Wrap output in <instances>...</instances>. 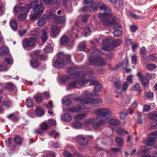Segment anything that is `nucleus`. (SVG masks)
Here are the masks:
<instances>
[{"label": "nucleus", "instance_id": "obj_19", "mask_svg": "<svg viewBox=\"0 0 157 157\" xmlns=\"http://www.w3.org/2000/svg\"><path fill=\"white\" fill-rule=\"evenodd\" d=\"M69 39L65 35H63L60 38V45H65L69 41Z\"/></svg>", "mask_w": 157, "mask_h": 157}, {"label": "nucleus", "instance_id": "obj_4", "mask_svg": "<svg viewBox=\"0 0 157 157\" xmlns=\"http://www.w3.org/2000/svg\"><path fill=\"white\" fill-rule=\"evenodd\" d=\"M97 115L96 120L98 121L97 126H101L105 124L111 116V112L108 108L99 109L94 111Z\"/></svg>", "mask_w": 157, "mask_h": 157}, {"label": "nucleus", "instance_id": "obj_15", "mask_svg": "<svg viewBox=\"0 0 157 157\" xmlns=\"http://www.w3.org/2000/svg\"><path fill=\"white\" fill-rule=\"evenodd\" d=\"M77 142L82 145H85L87 144V141L85 137L83 135H79L76 137Z\"/></svg>", "mask_w": 157, "mask_h": 157}, {"label": "nucleus", "instance_id": "obj_40", "mask_svg": "<svg viewBox=\"0 0 157 157\" xmlns=\"http://www.w3.org/2000/svg\"><path fill=\"white\" fill-rule=\"evenodd\" d=\"M83 124L80 122H76L74 123L73 125V128H81Z\"/></svg>", "mask_w": 157, "mask_h": 157}, {"label": "nucleus", "instance_id": "obj_24", "mask_svg": "<svg viewBox=\"0 0 157 157\" xmlns=\"http://www.w3.org/2000/svg\"><path fill=\"white\" fill-rule=\"evenodd\" d=\"M62 103L66 105H69L71 103L70 99L67 96L65 97L62 100Z\"/></svg>", "mask_w": 157, "mask_h": 157}, {"label": "nucleus", "instance_id": "obj_22", "mask_svg": "<svg viewBox=\"0 0 157 157\" xmlns=\"http://www.w3.org/2000/svg\"><path fill=\"white\" fill-rule=\"evenodd\" d=\"M3 87L5 88L10 90H14L15 88V86L14 84L11 82H8L6 83Z\"/></svg>", "mask_w": 157, "mask_h": 157}, {"label": "nucleus", "instance_id": "obj_43", "mask_svg": "<svg viewBox=\"0 0 157 157\" xmlns=\"http://www.w3.org/2000/svg\"><path fill=\"white\" fill-rule=\"evenodd\" d=\"M7 117L9 119H11L13 121H17L18 120V117L14 113L8 115Z\"/></svg>", "mask_w": 157, "mask_h": 157}, {"label": "nucleus", "instance_id": "obj_44", "mask_svg": "<svg viewBox=\"0 0 157 157\" xmlns=\"http://www.w3.org/2000/svg\"><path fill=\"white\" fill-rule=\"evenodd\" d=\"M128 63V59L127 58H126L121 64V67L123 69H125L126 68Z\"/></svg>", "mask_w": 157, "mask_h": 157}, {"label": "nucleus", "instance_id": "obj_36", "mask_svg": "<svg viewBox=\"0 0 157 157\" xmlns=\"http://www.w3.org/2000/svg\"><path fill=\"white\" fill-rule=\"evenodd\" d=\"M86 114L85 113L79 114L75 116L74 118L76 120H79L85 117Z\"/></svg>", "mask_w": 157, "mask_h": 157}, {"label": "nucleus", "instance_id": "obj_1", "mask_svg": "<svg viewBox=\"0 0 157 157\" xmlns=\"http://www.w3.org/2000/svg\"><path fill=\"white\" fill-rule=\"evenodd\" d=\"M78 69L75 67L68 68L67 71L68 73L71 75V78H77L76 81L70 83L67 87V90L77 88V85L83 86L86 85L87 82L90 80V79H85L86 77L88 76L91 78L93 75L91 72H86L82 75H81Z\"/></svg>", "mask_w": 157, "mask_h": 157}, {"label": "nucleus", "instance_id": "obj_7", "mask_svg": "<svg viewBox=\"0 0 157 157\" xmlns=\"http://www.w3.org/2000/svg\"><path fill=\"white\" fill-rule=\"evenodd\" d=\"M36 38L35 37H31L25 38L22 41V45L24 48H29L33 47L36 41Z\"/></svg>", "mask_w": 157, "mask_h": 157}, {"label": "nucleus", "instance_id": "obj_25", "mask_svg": "<svg viewBox=\"0 0 157 157\" xmlns=\"http://www.w3.org/2000/svg\"><path fill=\"white\" fill-rule=\"evenodd\" d=\"M11 138H9L8 140H6V145L10 148L11 150H13L15 149L16 147L14 145L11 143Z\"/></svg>", "mask_w": 157, "mask_h": 157}, {"label": "nucleus", "instance_id": "obj_58", "mask_svg": "<svg viewBox=\"0 0 157 157\" xmlns=\"http://www.w3.org/2000/svg\"><path fill=\"white\" fill-rule=\"evenodd\" d=\"M63 155L66 157H74L69 152L65 151L63 153Z\"/></svg>", "mask_w": 157, "mask_h": 157}, {"label": "nucleus", "instance_id": "obj_27", "mask_svg": "<svg viewBox=\"0 0 157 157\" xmlns=\"http://www.w3.org/2000/svg\"><path fill=\"white\" fill-rule=\"evenodd\" d=\"M81 109L79 106H75L71 108H68L67 111L68 112H79Z\"/></svg>", "mask_w": 157, "mask_h": 157}, {"label": "nucleus", "instance_id": "obj_57", "mask_svg": "<svg viewBox=\"0 0 157 157\" xmlns=\"http://www.w3.org/2000/svg\"><path fill=\"white\" fill-rule=\"evenodd\" d=\"M90 16V15L88 14L82 16V20L83 22L84 23L86 22Z\"/></svg>", "mask_w": 157, "mask_h": 157}, {"label": "nucleus", "instance_id": "obj_8", "mask_svg": "<svg viewBox=\"0 0 157 157\" xmlns=\"http://www.w3.org/2000/svg\"><path fill=\"white\" fill-rule=\"evenodd\" d=\"M51 10H48L43 17L39 20L37 22L38 25L40 26H42L47 20H49L53 16Z\"/></svg>", "mask_w": 157, "mask_h": 157}, {"label": "nucleus", "instance_id": "obj_17", "mask_svg": "<svg viewBox=\"0 0 157 157\" xmlns=\"http://www.w3.org/2000/svg\"><path fill=\"white\" fill-rule=\"evenodd\" d=\"M72 119L71 116L67 113L63 114L62 116V119L66 122H68L71 121Z\"/></svg>", "mask_w": 157, "mask_h": 157}, {"label": "nucleus", "instance_id": "obj_28", "mask_svg": "<svg viewBox=\"0 0 157 157\" xmlns=\"http://www.w3.org/2000/svg\"><path fill=\"white\" fill-rule=\"evenodd\" d=\"M14 142L15 144L18 145H21L22 142L21 138L18 136L14 137Z\"/></svg>", "mask_w": 157, "mask_h": 157}, {"label": "nucleus", "instance_id": "obj_49", "mask_svg": "<svg viewBox=\"0 0 157 157\" xmlns=\"http://www.w3.org/2000/svg\"><path fill=\"white\" fill-rule=\"evenodd\" d=\"M117 133L120 135H123L124 133L126 134H128V133L127 131L124 130L122 129L119 128L117 130Z\"/></svg>", "mask_w": 157, "mask_h": 157}, {"label": "nucleus", "instance_id": "obj_55", "mask_svg": "<svg viewBox=\"0 0 157 157\" xmlns=\"http://www.w3.org/2000/svg\"><path fill=\"white\" fill-rule=\"evenodd\" d=\"M7 66L4 63L0 64V71H2L7 69Z\"/></svg>", "mask_w": 157, "mask_h": 157}, {"label": "nucleus", "instance_id": "obj_30", "mask_svg": "<svg viewBox=\"0 0 157 157\" xmlns=\"http://www.w3.org/2000/svg\"><path fill=\"white\" fill-rule=\"evenodd\" d=\"M148 149H146L140 151L139 153V155L140 157H151L150 156L145 154V153L148 152Z\"/></svg>", "mask_w": 157, "mask_h": 157}, {"label": "nucleus", "instance_id": "obj_16", "mask_svg": "<svg viewBox=\"0 0 157 157\" xmlns=\"http://www.w3.org/2000/svg\"><path fill=\"white\" fill-rule=\"evenodd\" d=\"M98 4H99V7L101 10H104L105 12H111V9L107 7L105 4L101 2H99Z\"/></svg>", "mask_w": 157, "mask_h": 157}, {"label": "nucleus", "instance_id": "obj_29", "mask_svg": "<svg viewBox=\"0 0 157 157\" xmlns=\"http://www.w3.org/2000/svg\"><path fill=\"white\" fill-rule=\"evenodd\" d=\"M108 123L112 125H118L120 124V121L115 119H111L107 121Z\"/></svg>", "mask_w": 157, "mask_h": 157}, {"label": "nucleus", "instance_id": "obj_48", "mask_svg": "<svg viewBox=\"0 0 157 157\" xmlns=\"http://www.w3.org/2000/svg\"><path fill=\"white\" fill-rule=\"evenodd\" d=\"M128 86V82H124V83L122 87H121L122 91H126L127 90Z\"/></svg>", "mask_w": 157, "mask_h": 157}, {"label": "nucleus", "instance_id": "obj_42", "mask_svg": "<svg viewBox=\"0 0 157 157\" xmlns=\"http://www.w3.org/2000/svg\"><path fill=\"white\" fill-rule=\"evenodd\" d=\"M113 34L115 36L118 37L122 34V32L120 30L116 29L114 30Z\"/></svg>", "mask_w": 157, "mask_h": 157}, {"label": "nucleus", "instance_id": "obj_64", "mask_svg": "<svg viewBox=\"0 0 157 157\" xmlns=\"http://www.w3.org/2000/svg\"><path fill=\"white\" fill-rule=\"evenodd\" d=\"M131 99V96L127 95L125 98V101L126 103H130Z\"/></svg>", "mask_w": 157, "mask_h": 157}, {"label": "nucleus", "instance_id": "obj_34", "mask_svg": "<svg viewBox=\"0 0 157 157\" xmlns=\"http://www.w3.org/2000/svg\"><path fill=\"white\" fill-rule=\"evenodd\" d=\"M115 141L117 145L119 147H122L123 143V140L121 138L117 137L115 139Z\"/></svg>", "mask_w": 157, "mask_h": 157}, {"label": "nucleus", "instance_id": "obj_41", "mask_svg": "<svg viewBox=\"0 0 157 157\" xmlns=\"http://www.w3.org/2000/svg\"><path fill=\"white\" fill-rule=\"evenodd\" d=\"M28 13L24 12V13L21 14L18 17V19L21 21H24L26 18V14Z\"/></svg>", "mask_w": 157, "mask_h": 157}, {"label": "nucleus", "instance_id": "obj_23", "mask_svg": "<svg viewBox=\"0 0 157 157\" xmlns=\"http://www.w3.org/2000/svg\"><path fill=\"white\" fill-rule=\"evenodd\" d=\"M79 32L74 28H73L70 33V35L72 37L78 38V34Z\"/></svg>", "mask_w": 157, "mask_h": 157}, {"label": "nucleus", "instance_id": "obj_37", "mask_svg": "<svg viewBox=\"0 0 157 157\" xmlns=\"http://www.w3.org/2000/svg\"><path fill=\"white\" fill-rule=\"evenodd\" d=\"M10 24L11 28L13 30H15L17 29V24L16 21L12 20L10 21Z\"/></svg>", "mask_w": 157, "mask_h": 157}, {"label": "nucleus", "instance_id": "obj_38", "mask_svg": "<svg viewBox=\"0 0 157 157\" xmlns=\"http://www.w3.org/2000/svg\"><path fill=\"white\" fill-rule=\"evenodd\" d=\"M86 48V45L84 42L80 43L78 45V48L80 51H83Z\"/></svg>", "mask_w": 157, "mask_h": 157}, {"label": "nucleus", "instance_id": "obj_6", "mask_svg": "<svg viewBox=\"0 0 157 157\" xmlns=\"http://www.w3.org/2000/svg\"><path fill=\"white\" fill-rule=\"evenodd\" d=\"M29 9H33V12L30 14V18L32 19H36L40 17V16L44 13V6L40 2L38 3V1L36 0L32 2L29 5Z\"/></svg>", "mask_w": 157, "mask_h": 157}, {"label": "nucleus", "instance_id": "obj_45", "mask_svg": "<svg viewBox=\"0 0 157 157\" xmlns=\"http://www.w3.org/2000/svg\"><path fill=\"white\" fill-rule=\"evenodd\" d=\"M84 34L85 36H87L91 33V30L90 28L88 27H86L84 30Z\"/></svg>", "mask_w": 157, "mask_h": 157}, {"label": "nucleus", "instance_id": "obj_12", "mask_svg": "<svg viewBox=\"0 0 157 157\" xmlns=\"http://www.w3.org/2000/svg\"><path fill=\"white\" fill-rule=\"evenodd\" d=\"M14 11L16 13L23 12L25 13H28L29 10V5H27L25 6H22V4L15 6L14 8Z\"/></svg>", "mask_w": 157, "mask_h": 157}, {"label": "nucleus", "instance_id": "obj_56", "mask_svg": "<svg viewBox=\"0 0 157 157\" xmlns=\"http://www.w3.org/2000/svg\"><path fill=\"white\" fill-rule=\"evenodd\" d=\"M41 3L43 2L45 4L47 5H50L52 3L53 0H39Z\"/></svg>", "mask_w": 157, "mask_h": 157}, {"label": "nucleus", "instance_id": "obj_35", "mask_svg": "<svg viewBox=\"0 0 157 157\" xmlns=\"http://www.w3.org/2000/svg\"><path fill=\"white\" fill-rule=\"evenodd\" d=\"M30 63L31 65L34 68L37 67L39 65L38 62L36 59H32Z\"/></svg>", "mask_w": 157, "mask_h": 157}, {"label": "nucleus", "instance_id": "obj_32", "mask_svg": "<svg viewBox=\"0 0 157 157\" xmlns=\"http://www.w3.org/2000/svg\"><path fill=\"white\" fill-rule=\"evenodd\" d=\"M99 2H94V0L93 1V2L90 3V8L91 9H93L94 10H97L98 7H99Z\"/></svg>", "mask_w": 157, "mask_h": 157}, {"label": "nucleus", "instance_id": "obj_50", "mask_svg": "<svg viewBox=\"0 0 157 157\" xmlns=\"http://www.w3.org/2000/svg\"><path fill=\"white\" fill-rule=\"evenodd\" d=\"M34 98L35 101L38 102H41L43 101L41 97L37 95H35L34 97Z\"/></svg>", "mask_w": 157, "mask_h": 157}, {"label": "nucleus", "instance_id": "obj_59", "mask_svg": "<svg viewBox=\"0 0 157 157\" xmlns=\"http://www.w3.org/2000/svg\"><path fill=\"white\" fill-rule=\"evenodd\" d=\"M2 105L7 107H9L11 105V103L10 101H6L3 102Z\"/></svg>", "mask_w": 157, "mask_h": 157}, {"label": "nucleus", "instance_id": "obj_51", "mask_svg": "<svg viewBox=\"0 0 157 157\" xmlns=\"http://www.w3.org/2000/svg\"><path fill=\"white\" fill-rule=\"evenodd\" d=\"M102 87V86L101 84H99V83L98 84L95 86L94 89V92H96L99 91Z\"/></svg>", "mask_w": 157, "mask_h": 157}, {"label": "nucleus", "instance_id": "obj_53", "mask_svg": "<svg viewBox=\"0 0 157 157\" xmlns=\"http://www.w3.org/2000/svg\"><path fill=\"white\" fill-rule=\"evenodd\" d=\"M52 50V48L51 44H48L44 49V51L46 53H48L50 52Z\"/></svg>", "mask_w": 157, "mask_h": 157}, {"label": "nucleus", "instance_id": "obj_62", "mask_svg": "<svg viewBox=\"0 0 157 157\" xmlns=\"http://www.w3.org/2000/svg\"><path fill=\"white\" fill-rule=\"evenodd\" d=\"M82 10L83 11L90 12L91 9L90 7L85 6L82 8Z\"/></svg>", "mask_w": 157, "mask_h": 157}, {"label": "nucleus", "instance_id": "obj_47", "mask_svg": "<svg viewBox=\"0 0 157 157\" xmlns=\"http://www.w3.org/2000/svg\"><path fill=\"white\" fill-rule=\"evenodd\" d=\"M137 105V102L135 100L131 104L130 107L128 108L129 111H131L135 108Z\"/></svg>", "mask_w": 157, "mask_h": 157}, {"label": "nucleus", "instance_id": "obj_39", "mask_svg": "<svg viewBox=\"0 0 157 157\" xmlns=\"http://www.w3.org/2000/svg\"><path fill=\"white\" fill-rule=\"evenodd\" d=\"M150 117L151 120L157 121V112L150 113Z\"/></svg>", "mask_w": 157, "mask_h": 157}, {"label": "nucleus", "instance_id": "obj_2", "mask_svg": "<svg viewBox=\"0 0 157 157\" xmlns=\"http://www.w3.org/2000/svg\"><path fill=\"white\" fill-rule=\"evenodd\" d=\"M99 94L96 93L93 94L87 91L83 93L81 98H79L78 100L79 101L83 104H91L93 106H98L101 105L102 103V100L100 98H91L90 97H98Z\"/></svg>", "mask_w": 157, "mask_h": 157}, {"label": "nucleus", "instance_id": "obj_54", "mask_svg": "<svg viewBox=\"0 0 157 157\" xmlns=\"http://www.w3.org/2000/svg\"><path fill=\"white\" fill-rule=\"evenodd\" d=\"M147 67L150 70H152L156 68V66L153 64H149L147 66Z\"/></svg>", "mask_w": 157, "mask_h": 157}, {"label": "nucleus", "instance_id": "obj_26", "mask_svg": "<svg viewBox=\"0 0 157 157\" xmlns=\"http://www.w3.org/2000/svg\"><path fill=\"white\" fill-rule=\"evenodd\" d=\"M9 51L8 48L4 46H2L0 48V56H3L7 54Z\"/></svg>", "mask_w": 157, "mask_h": 157}, {"label": "nucleus", "instance_id": "obj_60", "mask_svg": "<svg viewBox=\"0 0 157 157\" xmlns=\"http://www.w3.org/2000/svg\"><path fill=\"white\" fill-rule=\"evenodd\" d=\"M40 127L42 130H45L48 129V126L46 123H44L41 124Z\"/></svg>", "mask_w": 157, "mask_h": 157}, {"label": "nucleus", "instance_id": "obj_61", "mask_svg": "<svg viewBox=\"0 0 157 157\" xmlns=\"http://www.w3.org/2000/svg\"><path fill=\"white\" fill-rule=\"evenodd\" d=\"M137 60V57L136 56H132V64H135L136 63Z\"/></svg>", "mask_w": 157, "mask_h": 157}, {"label": "nucleus", "instance_id": "obj_63", "mask_svg": "<svg viewBox=\"0 0 157 157\" xmlns=\"http://www.w3.org/2000/svg\"><path fill=\"white\" fill-rule=\"evenodd\" d=\"M48 134L50 136H56L58 134L57 132L54 130H53L52 131H50Z\"/></svg>", "mask_w": 157, "mask_h": 157}, {"label": "nucleus", "instance_id": "obj_10", "mask_svg": "<svg viewBox=\"0 0 157 157\" xmlns=\"http://www.w3.org/2000/svg\"><path fill=\"white\" fill-rule=\"evenodd\" d=\"M98 123V121L96 120V118H92L85 120L83 125L85 126H87L90 124H92V127L94 129L98 130L101 126H97Z\"/></svg>", "mask_w": 157, "mask_h": 157}, {"label": "nucleus", "instance_id": "obj_46", "mask_svg": "<svg viewBox=\"0 0 157 157\" xmlns=\"http://www.w3.org/2000/svg\"><path fill=\"white\" fill-rule=\"evenodd\" d=\"M26 105L29 107H31L33 105V101L31 98H29L26 99Z\"/></svg>", "mask_w": 157, "mask_h": 157}, {"label": "nucleus", "instance_id": "obj_5", "mask_svg": "<svg viewBox=\"0 0 157 157\" xmlns=\"http://www.w3.org/2000/svg\"><path fill=\"white\" fill-rule=\"evenodd\" d=\"M92 49L93 53L91 54L89 58V64L99 66L105 65V60L102 57L98 56L101 52L95 47H93Z\"/></svg>", "mask_w": 157, "mask_h": 157}, {"label": "nucleus", "instance_id": "obj_52", "mask_svg": "<svg viewBox=\"0 0 157 157\" xmlns=\"http://www.w3.org/2000/svg\"><path fill=\"white\" fill-rule=\"evenodd\" d=\"M38 31L33 30L31 31L29 34L30 36H34V37H35L36 38V36L38 35Z\"/></svg>", "mask_w": 157, "mask_h": 157}, {"label": "nucleus", "instance_id": "obj_9", "mask_svg": "<svg viewBox=\"0 0 157 157\" xmlns=\"http://www.w3.org/2000/svg\"><path fill=\"white\" fill-rule=\"evenodd\" d=\"M148 139L144 141V143L147 145H151L155 141V139L157 137V131H155L149 134L148 136Z\"/></svg>", "mask_w": 157, "mask_h": 157}, {"label": "nucleus", "instance_id": "obj_18", "mask_svg": "<svg viewBox=\"0 0 157 157\" xmlns=\"http://www.w3.org/2000/svg\"><path fill=\"white\" fill-rule=\"evenodd\" d=\"M36 115L38 117H40L44 114V110L40 107H37L36 109Z\"/></svg>", "mask_w": 157, "mask_h": 157}, {"label": "nucleus", "instance_id": "obj_33", "mask_svg": "<svg viewBox=\"0 0 157 157\" xmlns=\"http://www.w3.org/2000/svg\"><path fill=\"white\" fill-rule=\"evenodd\" d=\"M122 41L120 39L114 40L112 42V45L114 47H117L119 46L122 43Z\"/></svg>", "mask_w": 157, "mask_h": 157}, {"label": "nucleus", "instance_id": "obj_13", "mask_svg": "<svg viewBox=\"0 0 157 157\" xmlns=\"http://www.w3.org/2000/svg\"><path fill=\"white\" fill-rule=\"evenodd\" d=\"M52 11V14L53 15V17H51V19H54L57 23H63L65 21V18L64 17H57L56 15L55 14V11L52 10H51Z\"/></svg>", "mask_w": 157, "mask_h": 157}, {"label": "nucleus", "instance_id": "obj_20", "mask_svg": "<svg viewBox=\"0 0 157 157\" xmlns=\"http://www.w3.org/2000/svg\"><path fill=\"white\" fill-rule=\"evenodd\" d=\"M48 36L46 32L44 30H42L40 35V39L43 42H45L47 40Z\"/></svg>", "mask_w": 157, "mask_h": 157}, {"label": "nucleus", "instance_id": "obj_11", "mask_svg": "<svg viewBox=\"0 0 157 157\" xmlns=\"http://www.w3.org/2000/svg\"><path fill=\"white\" fill-rule=\"evenodd\" d=\"M59 57L56 59L55 61L53 66L54 67L56 68H60L64 65L63 58V54L62 52L58 53Z\"/></svg>", "mask_w": 157, "mask_h": 157}, {"label": "nucleus", "instance_id": "obj_21", "mask_svg": "<svg viewBox=\"0 0 157 157\" xmlns=\"http://www.w3.org/2000/svg\"><path fill=\"white\" fill-rule=\"evenodd\" d=\"M116 90L115 92L117 94H120L121 93V85L119 82H115L114 83Z\"/></svg>", "mask_w": 157, "mask_h": 157}, {"label": "nucleus", "instance_id": "obj_31", "mask_svg": "<svg viewBox=\"0 0 157 157\" xmlns=\"http://www.w3.org/2000/svg\"><path fill=\"white\" fill-rule=\"evenodd\" d=\"M146 61L149 62L151 60H155L157 62V55L152 54L149 56L146 59Z\"/></svg>", "mask_w": 157, "mask_h": 157}, {"label": "nucleus", "instance_id": "obj_3", "mask_svg": "<svg viewBox=\"0 0 157 157\" xmlns=\"http://www.w3.org/2000/svg\"><path fill=\"white\" fill-rule=\"evenodd\" d=\"M111 13L105 12L101 13L99 15V18L103 21L104 25L105 26H113L114 28H121L119 24V19L116 17H112Z\"/></svg>", "mask_w": 157, "mask_h": 157}, {"label": "nucleus", "instance_id": "obj_14", "mask_svg": "<svg viewBox=\"0 0 157 157\" xmlns=\"http://www.w3.org/2000/svg\"><path fill=\"white\" fill-rule=\"evenodd\" d=\"M51 27V37L54 38L59 34L60 29L56 25H53Z\"/></svg>", "mask_w": 157, "mask_h": 157}]
</instances>
